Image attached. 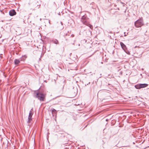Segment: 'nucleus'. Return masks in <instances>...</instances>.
Returning <instances> with one entry per match:
<instances>
[{
  "instance_id": "obj_1",
  "label": "nucleus",
  "mask_w": 149,
  "mask_h": 149,
  "mask_svg": "<svg viewBox=\"0 0 149 149\" xmlns=\"http://www.w3.org/2000/svg\"><path fill=\"white\" fill-rule=\"evenodd\" d=\"M33 95L34 96L37 98L40 101H44L45 100L46 94L42 93L38 90L34 91Z\"/></svg>"
},
{
  "instance_id": "obj_2",
  "label": "nucleus",
  "mask_w": 149,
  "mask_h": 149,
  "mask_svg": "<svg viewBox=\"0 0 149 149\" xmlns=\"http://www.w3.org/2000/svg\"><path fill=\"white\" fill-rule=\"evenodd\" d=\"M88 18L86 15H84L81 18V21L83 24L89 27L91 29L93 28V26L90 24L89 22L88 21Z\"/></svg>"
},
{
  "instance_id": "obj_3",
  "label": "nucleus",
  "mask_w": 149,
  "mask_h": 149,
  "mask_svg": "<svg viewBox=\"0 0 149 149\" xmlns=\"http://www.w3.org/2000/svg\"><path fill=\"white\" fill-rule=\"evenodd\" d=\"M143 25V21L142 18H140L134 22V26L136 28L141 27Z\"/></svg>"
},
{
  "instance_id": "obj_4",
  "label": "nucleus",
  "mask_w": 149,
  "mask_h": 149,
  "mask_svg": "<svg viewBox=\"0 0 149 149\" xmlns=\"http://www.w3.org/2000/svg\"><path fill=\"white\" fill-rule=\"evenodd\" d=\"M32 109H31V110L30 111L28 118V120L27 121V123L29 124L28 125L29 126H30L29 124L31 123V122L32 120V117L33 114V113L32 111Z\"/></svg>"
},
{
  "instance_id": "obj_5",
  "label": "nucleus",
  "mask_w": 149,
  "mask_h": 149,
  "mask_svg": "<svg viewBox=\"0 0 149 149\" xmlns=\"http://www.w3.org/2000/svg\"><path fill=\"white\" fill-rule=\"evenodd\" d=\"M16 14V13L15 10H11L9 12V14L11 16H13Z\"/></svg>"
},
{
  "instance_id": "obj_6",
  "label": "nucleus",
  "mask_w": 149,
  "mask_h": 149,
  "mask_svg": "<svg viewBox=\"0 0 149 149\" xmlns=\"http://www.w3.org/2000/svg\"><path fill=\"white\" fill-rule=\"evenodd\" d=\"M120 45L121 47L122 48L124 51H125L126 50L127 48L126 45L122 42H120Z\"/></svg>"
},
{
  "instance_id": "obj_7",
  "label": "nucleus",
  "mask_w": 149,
  "mask_h": 149,
  "mask_svg": "<svg viewBox=\"0 0 149 149\" xmlns=\"http://www.w3.org/2000/svg\"><path fill=\"white\" fill-rule=\"evenodd\" d=\"M20 62V61L19 59H15L14 61L15 64L16 66H18Z\"/></svg>"
},
{
  "instance_id": "obj_8",
  "label": "nucleus",
  "mask_w": 149,
  "mask_h": 149,
  "mask_svg": "<svg viewBox=\"0 0 149 149\" xmlns=\"http://www.w3.org/2000/svg\"><path fill=\"white\" fill-rule=\"evenodd\" d=\"M27 56L26 55L22 56L19 59L20 61H24L26 58Z\"/></svg>"
},
{
  "instance_id": "obj_9",
  "label": "nucleus",
  "mask_w": 149,
  "mask_h": 149,
  "mask_svg": "<svg viewBox=\"0 0 149 149\" xmlns=\"http://www.w3.org/2000/svg\"><path fill=\"white\" fill-rule=\"evenodd\" d=\"M141 88H143L146 87L148 86V84H140Z\"/></svg>"
},
{
  "instance_id": "obj_10",
  "label": "nucleus",
  "mask_w": 149,
  "mask_h": 149,
  "mask_svg": "<svg viewBox=\"0 0 149 149\" xmlns=\"http://www.w3.org/2000/svg\"><path fill=\"white\" fill-rule=\"evenodd\" d=\"M53 43L58 44H59V42L56 39H54L52 40Z\"/></svg>"
},
{
  "instance_id": "obj_11",
  "label": "nucleus",
  "mask_w": 149,
  "mask_h": 149,
  "mask_svg": "<svg viewBox=\"0 0 149 149\" xmlns=\"http://www.w3.org/2000/svg\"><path fill=\"white\" fill-rule=\"evenodd\" d=\"M135 88H136L137 89H139L141 88L140 84H137V85H135Z\"/></svg>"
},
{
  "instance_id": "obj_12",
  "label": "nucleus",
  "mask_w": 149,
  "mask_h": 149,
  "mask_svg": "<svg viewBox=\"0 0 149 149\" xmlns=\"http://www.w3.org/2000/svg\"><path fill=\"white\" fill-rule=\"evenodd\" d=\"M52 113L53 114V113H56V111L54 109H53L52 111Z\"/></svg>"
},
{
  "instance_id": "obj_13",
  "label": "nucleus",
  "mask_w": 149,
  "mask_h": 149,
  "mask_svg": "<svg viewBox=\"0 0 149 149\" xmlns=\"http://www.w3.org/2000/svg\"><path fill=\"white\" fill-rule=\"evenodd\" d=\"M71 36L72 37H73L74 36V35H73V34H72Z\"/></svg>"
},
{
  "instance_id": "obj_14",
  "label": "nucleus",
  "mask_w": 149,
  "mask_h": 149,
  "mask_svg": "<svg viewBox=\"0 0 149 149\" xmlns=\"http://www.w3.org/2000/svg\"><path fill=\"white\" fill-rule=\"evenodd\" d=\"M49 23H50V21H49Z\"/></svg>"
}]
</instances>
